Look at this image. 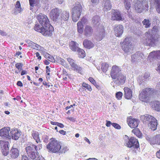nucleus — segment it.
Returning <instances> with one entry per match:
<instances>
[{
    "instance_id": "nucleus-7",
    "label": "nucleus",
    "mask_w": 160,
    "mask_h": 160,
    "mask_svg": "<svg viewBox=\"0 0 160 160\" xmlns=\"http://www.w3.org/2000/svg\"><path fill=\"white\" fill-rule=\"evenodd\" d=\"M82 7L80 3L78 2L72 9V17L73 22H77L82 12Z\"/></svg>"
},
{
    "instance_id": "nucleus-31",
    "label": "nucleus",
    "mask_w": 160,
    "mask_h": 160,
    "mask_svg": "<svg viewBox=\"0 0 160 160\" xmlns=\"http://www.w3.org/2000/svg\"><path fill=\"white\" fill-rule=\"evenodd\" d=\"M69 46L70 49L73 51H76L79 48L78 44L73 41H71L69 43Z\"/></svg>"
},
{
    "instance_id": "nucleus-22",
    "label": "nucleus",
    "mask_w": 160,
    "mask_h": 160,
    "mask_svg": "<svg viewBox=\"0 0 160 160\" xmlns=\"http://www.w3.org/2000/svg\"><path fill=\"white\" fill-rule=\"evenodd\" d=\"M102 5L103 9L104 11L109 10L112 8V4L109 0H103Z\"/></svg>"
},
{
    "instance_id": "nucleus-57",
    "label": "nucleus",
    "mask_w": 160,
    "mask_h": 160,
    "mask_svg": "<svg viewBox=\"0 0 160 160\" xmlns=\"http://www.w3.org/2000/svg\"><path fill=\"white\" fill-rule=\"evenodd\" d=\"M112 126L115 128L120 129H121V126L118 124L116 123H112Z\"/></svg>"
},
{
    "instance_id": "nucleus-38",
    "label": "nucleus",
    "mask_w": 160,
    "mask_h": 160,
    "mask_svg": "<svg viewBox=\"0 0 160 160\" xmlns=\"http://www.w3.org/2000/svg\"><path fill=\"white\" fill-rule=\"evenodd\" d=\"M72 68L73 70L80 74H81L82 72V68L80 66L77 65L76 64L74 65Z\"/></svg>"
},
{
    "instance_id": "nucleus-8",
    "label": "nucleus",
    "mask_w": 160,
    "mask_h": 160,
    "mask_svg": "<svg viewBox=\"0 0 160 160\" xmlns=\"http://www.w3.org/2000/svg\"><path fill=\"white\" fill-rule=\"evenodd\" d=\"M125 139V145L129 148H137L139 147V144L137 139L133 137L129 138L128 137L125 135L124 137Z\"/></svg>"
},
{
    "instance_id": "nucleus-45",
    "label": "nucleus",
    "mask_w": 160,
    "mask_h": 160,
    "mask_svg": "<svg viewBox=\"0 0 160 160\" xmlns=\"http://www.w3.org/2000/svg\"><path fill=\"white\" fill-rule=\"evenodd\" d=\"M56 61L58 63L61 64L63 66H65L67 65L65 61L61 58H57L56 59Z\"/></svg>"
},
{
    "instance_id": "nucleus-42",
    "label": "nucleus",
    "mask_w": 160,
    "mask_h": 160,
    "mask_svg": "<svg viewBox=\"0 0 160 160\" xmlns=\"http://www.w3.org/2000/svg\"><path fill=\"white\" fill-rule=\"evenodd\" d=\"M123 1L125 8L127 10H129L131 7V0H123Z\"/></svg>"
},
{
    "instance_id": "nucleus-53",
    "label": "nucleus",
    "mask_w": 160,
    "mask_h": 160,
    "mask_svg": "<svg viewBox=\"0 0 160 160\" xmlns=\"http://www.w3.org/2000/svg\"><path fill=\"white\" fill-rule=\"evenodd\" d=\"M82 85L83 87L87 89H88L89 91H91L92 90V89L91 88L90 85L85 83H83L82 84Z\"/></svg>"
},
{
    "instance_id": "nucleus-19",
    "label": "nucleus",
    "mask_w": 160,
    "mask_h": 160,
    "mask_svg": "<svg viewBox=\"0 0 160 160\" xmlns=\"http://www.w3.org/2000/svg\"><path fill=\"white\" fill-rule=\"evenodd\" d=\"M116 79L114 83L116 84L120 85L124 83L126 80L125 77L122 73H120L117 76Z\"/></svg>"
},
{
    "instance_id": "nucleus-50",
    "label": "nucleus",
    "mask_w": 160,
    "mask_h": 160,
    "mask_svg": "<svg viewBox=\"0 0 160 160\" xmlns=\"http://www.w3.org/2000/svg\"><path fill=\"white\" fill-rule=\"evenodd\" d=\"M67 60L72 67L74 65L76 64L74 60L69 58H67Z\"/></svg>"
},
{
    "instance_id": "nucleus-27",
    "label": "nucleus",
    "mask_w": 160,
    "mask_h": 160,
    "mask_svg": "<svg viewBox=\"0 0 160 160\" xmlns=\"http://www.w3.org/2000/svg\"><path fill=\"white\" fill-rule=\"evenodd\" d=\"M124 90L125 98L128 99H131L132 95V92L131 90L128 87H125L124 88Z\"/></svg>"
},
{
    "instance_id": "nucleus-58",
    "label": "nucleus",
    "mask_w": 160,
    "mask_h": 160,
    "mask_svg": "<svg viewBox=\"0 0 160 160\" xmlns=\"http://www.w3.org/2000/svg\"><path fill=\"white\" fill-rule=\"evenodd\" d=\"M47 59L49 61L51 62H55V60L54 58L51 55L49 56L48 58Z\"/></svg>"
},
{
    "instance_id": "nucleus-32",
    "label": "nucleus",
    "mask_w": 160,
    "mask_h": 160,
    "mask_svg": "<svg viewBox=\"0 0 160 160\" xmlns=\"http://www.w3.org/2000/svg\"><path fill=\"white\" fill-rule=\"evenodd\" d=\"M83 45L85 48L88 49L92 48L94 46V44L90 41L87 39L84 40L83 42Z\"/></svg>"
},
{
    "instance_id": "nucleus-40",
    "label": "nucleus",
    "mask_w": 160,
    "mask_h": 160,
    "mask_svg": "<svg viewBox=\"0 0 160 160\" xmlns=\"http://www.w3.org/2000/svg\"><path fill=\"white\" fill-rule=\"evenodd\" d=\"M78 53L79 57L81 58H83L85 56V51L82 49L79 48L77 51Z\"/></svg>"
},
{
    "instance_id": "nucleus-43",
    "label": "nucleus",
    "mask_w": 160,
    "mask_h": 160,
    "mask_svg": "<svg viewBox=\"0 0 160 160\" xmlns=\"http://www.w3.org/2000/svg\"><path fill=\"white\" fill-rule=\"evenodd\" d=\"M44 27L43 26H41L39 25L36 24L34 27V29L35 31L41 33L42 30L43 28Z\"/></svg>"
},
{
    "instance_id": "nucleus-52",
    "label": "nucleus",
    "mask_w": 160,
    "mask_h": 160,
    "mask_svg": "<svg viewBox=\"0 0 160 160\" xmlns=\"http://www.w3.org/2000/svg\"><path fill=\"white\" fill-rule=\"evenodd\" d=\"M122 93L121 92H118L116 93V97L118 100H120L122 96Z\"/></svg>"
},
{
    "instance_id": "nucleus-47",
    "label": "nucleus",
    "mask_w": 160,
    "mask_h": 160,
    "mask_svg": "<svg viewBox=\"0 0 160 160\" xmlns=\"http://www.w3.org/2000/svg\"><path fill=\"white\" fill-rule=\"evenodd\" d=\"M132 132L133 133L138 137L140 138H141L142 137V134L139 130L137 129H133L132 130Z\"/></svg>"
},
{
    "instance_id": "nucleus-48",
    "label": "nucleus",
    "mask_w": 160,
    "mask_h": 160,
    "mask_svg": "<svg viewBox=\"0 0 160 160\" xmlns=\"http://www.w3.org/2000/svg\"><path fill=\"white\" fill-rule=\"evenodd\" d=\"M143 77L142 76H139L138 77V81L140 85L143 84V83H144L146 80L144 78H143Z\"/></svg>"
},
{
    "instance_id": "nucleus-62",
    "label": "nucleus",
    "mask_w": 160,
    "mask_h": 160,
    "mask_svg": "<svg viewBox=\"0 0 160 160\" xmlns=\"http://www.w3.org/2000/svg\"><path fill=\"white\" fill-rule=\"evenodd\" d=\"M107 123L106 124V126L108 127H110V125H112V122L110 121H106Z\"/></svg>"
},
{
    "instance_id": "nucleus-36",
    "label": "nucleus",
    "mask_w": 160,
    "mask_h": 160,
    "mask_svg": "<svg viewBox=\"0 0 160 160\" xmlns=\"http://www.w3.org/2000/svg\"><path fill=\"white\" fill-rule=\"evenodd\" d=\"M0 144L1 148L2 149H9L8 142L7 141H5L4 140L0 141Z\"/></svg>"
},
{
    "instance_id": "nucleus-60",
    "label": "nucleus",
    "mask_w": 160,
    "mask_h": 160,
    "mask_svg": "<svg viewBox=\"0 0 160 160\" xmlns=\"http://www.w3.org/2000/svg\"><path fill=\"white\" fill-rule=\"evenodd\" d=\"M150 75L148 73H145L143 76H142V77H144L143 78H144L146 80V79L148 78L149 77Z\"/></svg>"
},
{
    "instance_id": "nucleus-16",
    "label": "nucleus",
    "mask_w": 160,
    "mask_h": 160,
    "mask_svg": "<svg viewBox=\"0 0 160 160\" xmlns=\"http://www.w3.org/2000/svg\"><path fill=\"white\" fill-rule=\"evenodd\" d=\"M111 19L112 20L123 21L124 18L121 16V14L117 10H113L112 11Z\"/></svg>"
},
{
    "instance_id": "nucleus-39",
    "label": "nucleus",
    "mask_w": 160,
    "mask_h": 160,
    "mask_svg": "<svg viewBox=\"0 0 160 160\" xmlns=\"http://www.w3.org/2000/svg\"><path fill=\"white\" fill-rule=\"evenodd\" d=\"M77 30L78 32L80 33H82L83 31V26L81 22H79L77 24Z\"/></svg>"
},
{
    "instance_id": "nucleus-51",
    "label": "nucleus",
    "mask_w": 160,
    "mask_h": 160,
    "mask_svg": "<svg viewBox=\"0 0 160 160\" xmlns=\"http://www.w3.org/2000/svg\"><path fill=\"white\" fill-rule=\"evenodd\" d=\"M23 64L21 63H17L15 64L16 67L18 69L19 72H20L22 70V67Z\"/></svg>"
},
{
    "instance_id": "nucleus-18",
    "label": "nucleus",
    "mask_w": 160,
    "mask_h": 160,
    "mask_svg": "<svg viewBox=\"0 0 160 160\" xmlns=\"http://www.w3.org/2000/svg\"><path fill=\"white\" fill-rule=\"evenodd\" d=\"M141 119L146 123H150L151 122H153L154 120H156V119L153 116L148 114H145L142 115L140 117Z\"/></svg>"
},
{
    "instance_id": "nucleus-37",
    "label": "nucleus",
    "mask_w": 160,
    "mask_h": 160,
    "mask_svg": "<svg viewBox=\"0 0 160 160\" xmlns=\"http://www.w3.org/2000/svg\"><path fill=\"white\" fill-rule=\"evenodd\" d=\"M157 12L160 13V0H152Z\"/></svg>"
},
{
    "instance_id": "nucleus-33",
    "label": "nucleus",
    "mask_w": 160,
    "mask_h": 160,
    "mask_svg": "<svg viewBox=\"0 0 160 160\" xmlns=\"http://www.w3.org/2000/svg\"><path fill=\"white\" fill-rule=\"evenodd\" d=\"M69 17V13L68 12L64 11L61 14V18L62 20L68 21Z\"/></svg>"
},
{
    "instance_id": "nucleus-6",
    "label": "nucleus",
    "mask_w": 160,
    "mask_h": 160,
    "mask_svg": "<svg viewBox=\"0 0 160 160\" xmlns=\"http://www.w3.org/2000/svg\"><path fill=\"white\" fill-rule=\"evenodd\" d=\"M150 2V0H143L141 2L139 0H137L134 4L136 10L138 12H141L144 10H148V3Z\"/></svg>"
},
{
    "instance_id": "nucleus-41",
    "label": "nucleus",
    "mask_w": 160,
    "mask_h": 160,
    "mask_svg": "<svg viewBox=\"0 0 160 160\" xmlns=\"http://www.w3.org/2000/svg\"><path fill=\"white\" fill-rule=\"evenodd\" d=\"M142 23L145 27L146 28H149L151 26L150 22L148 19H144L142 22Z\"/></svg>"
},
{
    "instance_id": "nucleus-46",
    "label": "nucleus",
    "mask_w": 160,
    "mask_h": 160,
    "mask_svg": "<svg viewBox=\"0 0 160 160\" xmlns=\"http://www.w3.org/2000/svg\"><path fill=\"white\" fill-rule=\"evenodd\" d=\"M154 108L155 110L159 111H160V102L157 101H155L153 102Z\"/></svg>"
},
{
    "instance_id": "nucleus-23",
    "label": "nucleus",
    "mask_w": 160,
    "mask_h": 160,
    "mask_svg": "<svg viewBox=\"0 0 160 160\" xmlns=\"http://www.w3.org/2000/svg\"><path fill=\"white\" fill-rule=\"evenodd\" d=\"M26 42L28 44L29 46L34 49L38 50H42V48L41 46L30 40H27Z\"/></svg>"
},
{
    "instance_id": "nucleus-10",
    "label": "nucleus",
    "mask_w": 160,
    "mask_h": 160,
    "mask_svg": "<svg viewBox=\"0 0 160 160\" xmlns=\"http://www.w3.org/2000/svg\"><path fill=\"white\" fill-rule=\"evenodd\" d=\"M146 138L151 145L160 144V134H157L154 137L147 136Z\"/></svg>"
},
{
    "instance_id": "nucleus-15",
    "label": "nucleus",
    "mask_w": 160,
    "mask_h": 160,
    "mask_svg": "<svg viewBox=\"0 0 160 160\" xmlns=\"http://www.w3.org/2000/svg\"><path fill=\"white\" fill-rule=\"evenodd\" d=\"M121 71L120 68L116 65H113L112 68L111 72V76L112 78L115 79L117 78V76L120 73Z\"/></svg>"
},
{
    "instance_id": "nucleus-25",
    "label": "nucleus",
    "mask_w": 160,
    "mask_h": 160,
    "mask_svg": "<svg viewBox=\"0 0 160 160\" xmlns=\"http://www.w3.org/2000/svg\"><path fill=\"white\" fill-rule=\"evenodd\" d=\"M160 58V51H153L151 52L148 57V59L152 60L153 58Z\"/></svg>"
},
{
    "instance_id": "nucleus-56",
    "label": "nucleus",
    "mask_w": 160,
    "mask_h": 160,
    "mask_svg": "<svg viewBox=\"0 0 160 160\" xmlns=\"http://www.w3.org/2000/svg\"><path fill=\"white\" fill-rule=\"evenodd\" d=\"M30 5L31 7H33L36 4L35 0H29Z\"/></svg>"
},
{
    "instance_id": "nucleus-24",
    "label": "nucleus",
    "mask_w": 160,
    "mask_h": 160,
    "mask_svg": "<svg viewBox=\"0 0 160 160\" xmlns=\"http://www.w3.org/2000/svg\"><path fill=\"white\" fill-rule=\"evenodd\" d=\"M26 42L28 44L29 46L34 49L38 50H42V48L41 46L30 40H27Z\"/></svg>"
},
{
    "instance_id": "nucleus-64",
    "label": "nucleus",
    "mask_w": 160,
    "mask_h": 160,
    "mask_svg": "<svg viewBox=\"0 0 160 160\" xmlns=\"http://www.w3.org/2000/svg\"><path fill=\"white\" fill-rule=\"evenodd\" d=\"M21 160H30L26 156H22Z\"/></svg>"
},
{
    "instance_id": "nucleus-54",
    "label": "nucleus",
    "mask_w": 160,
    "mask_h": 160,
    "mask_svg": "<svg viewBox=\"0 0 160 160\" xmlns=\"http://www.w3.org/2000/svg\"><path fill=\"white\" fill-rule=\"evenodd\" d=\"M36 148H35V151H37V152L39 151L42 148V144H39L38 145H35Z\"/></svg>"
},
{
    "instance_id": "nucleus-28",
    "label": "nucleus",
    "mask_w": 160,
    "mask_h": 160,
    "mask_svg": "<svg viewBox=\"0 0 160 160\" xmlns=\"http://www.w3.org/2000/svg\"><path fill=\"white\" fill-rule=\"evenodd\" d=\"M10 156L11 158L13 159L17 158L19 155L18 150L16 148H12L10 152Z\"/></svg>"
},
{
    "instance_id": "nucleus-4",
    "label": "nucleus",
    "mask_w": 160,
    "mask_h": 160,
    "mask_svg": "<svg viewBox=\"0 0 160 160\" xmlns=\"http://www.w3.org/2000/svg\"><path fill=\"white\" fill-rule=\"evenodd\" d=\"M120 44L122 50L125 53L130 54L132 52L133 48L130 38H126Z\"/></svg>"
},
{
    "instance_id": "nucleus-63",
    "label": "nucleus",
    "mask_w": 160,
    "mask_h": 160,
    "mask_svg": "<svg viewBox=\"0 0 160 160\" xmlns=\"http://www.w3.org/2000/svg\"><path fill=\"white\" fill-rule=\"evenodd\" d=\"M0 34L3 36H5L7 35V34L5 32H4L2 30H0Z\"/></svg>"
},
{
    "instance_id": "nucleus-2",
    "label": "nucleus",
    "mask_w": 160,
    "mask_h": 160,
    "mask_svg": "<svg viewBox=\"0 0 160 160\" xmlns=\"http://www.w3.org/2000/svg\"><path fill=\"white\" fill-rule=\"evenodd\" d=\"M160 82L157 83L155 90L150 88H146L143 90L139 95L140 100L142 102H147L149 98L152 96L155 93L158 94L160 92Z\"/></svg>"
},
{
    "instance_id": "nucleus-26",
    "label": "nucleus",
    "mask_w": 160,
    "mask_h": 160,
    "mask_svg": "<svg viewBox=\"0 0 160 160\" xmlns=\"http://www.w3.org/2000/svg\"><path fill=\"white\" fill-rule=\"evenodd\" d=\"M20 135V132L17 130H12L10 131V136L13 139L18 140Z\"/></svg>"
},
{
    "instance_id": "nucleus-35",
    "label": "nucleus",
    "mask_w": 160,
    "mask_h": 160,
    "mask_svg": "<svg viewBox=\"0 0 160 160\" xmlns=\"http://www.w3.org/2000/svg\"><path fill=\"white\" fill-rule=\"evenodd\" d=\"M32 135L33 138L36 141L37 143L40 142L39 134L38 132L36 131H33L32 132Z\"/></svg>"
},
{
    "instance_id": "nucleus-3",
    "label": "nucleus",
    "mask_w": 160,
    "mask_h": 160,
    "mask_svg": "<svg viewBox=\"0 0 160 160\" xmlns=\"http://www.w3.org/2000/svg\"><path fill=\"white\" fill-rule=\"evenodd\" d=\"M99 17L98 16H95L92 18V22L94 26L97 27L99 25V27L97 29L96 37L97 39L98 40H102L105 36L104 29L103 26L98 24Z\"/></svg>"
},
{
    "instance_id": "nucleus-11",
    "label": "nucleus",
    "mask_w": 160,
    "mask_h": 160,
    "mask_svg": "<svg viewBox=\"0 0 160 160\" xmlns=\"http://www.w3.org/2000/svg\"><path fill=\"white\" fill-rule=\"evenodd\" d=\"M36 148L35 145L31 144L30 146L26 147L25 150L29 157L30 158H33L35 155L37 153H36L35 148Z\"/></svg>"
},
{
    "instance_id": "nucleus-20",
    "label": "nucleus",
    "mask_w": 160,
    "mask_h": 160,
    "mask_svg": "<svg viewBox=\"0 0 160 160\" xmlns=\"http://www.w3.org/2000/svg\"><path fill=\"white\" fill-rule=\"evenodd\" d=\"M143 58V54L141 52H138L131 56V60L133 62H137Z\"/></svg>"
},
{
    "instance_id": "nucleus-13",
    "label": "nucleus",
    "mask_w": 160,
    "mask_h": 160,
    "mask_svg": "<svg viewBox=\"0 0 160 160\" xmlns=\"http://www.w3.org/2000/svg\"><path fill=\"white\" fill-rule=\"evenodd\" d=\"M59 15V10L57 8L52 9L50 12V17L54 21H58Z\"/></svg>"
},
{
    "instance_id": "nucleus-9",
    "label": "nucleus",
    "mask_w": 160,
    "mask_h": 160,
    "mask_svg": "<svg viewBox=\"0 0 160 160\" xmlns=\"http://www.w3.org/2000/svg\"><path fill=\"white\" fill-rule=\"evenodd\" d=\"M37 19L41 26L48 27L50 25L47 17L42 13L38 15Z\"/></svg>"
},
{
    "instance_id": "nucleus-59",
    "label": "nucleus",
    "mask_w": 160,
    "mask_h": 160,
    "mask_svg": "<svg viewBox=\"0 0 160 160\" xmlns=\"http://www.w3.org/2000/svg\"><path fill=\"white\" fill-rule=\"evenodd\" d=\"M89 81L93 85H95L96 84V81L95 80L91 77H90L88 78Z\"/></svg>"
},
{
    "instance_id": "nucleus-34",
    "label": "nucleus",
    "mask_w": 160,
    "mask_h": 160,
    "mask_svg": "<svg viewBox=\"0 0 160 160\" xmlns=\"http://www.w3.org/2000/svg\"><path fill=\"white\" fill-rule=\"evenodd\" d=\"M157 120H154L153 122H151L148 124V126L153 131H154L157 129Z\"/></svg>"
},
{
    "instance_id": "nucleus-17",
    "label": "nucleus",
    "mask_w": 160,
    "mask_h": 160,
    "mask_svg": "<svg viewBox=\"0 0 160 160\" xmlns=\"http://www.w3.org/2000/svg\"><path fill=\"white\" fill-rule=\"evenodd\" d=\"M113 29L115 35L117 37H120L123 32V26L121 25H115L114 26Z\"/></svg>"
},
{
    "instance_id": "nucleus-44",
    "label": "nucleus",
    "mask_w": 160,
    "mask_h": 160,
    "mask_svg": "<svg viewBox=\"0 0 160 160\" xmlns=\"http://www.w3.org/2000/svg\"><path fill=\"white\" fill-rule=\"evenodd\" d=\"M109 65L106 62L103 63L102 64L101 69L102 71L104 72H106L108 69Z\"/></svg>"
},
{
    "instance_id": "nucleus-30",
    "label": "nucleus",
    "mask_w": 160,
    "mask_h": 160,
    "mask_svg": "<svg viewBox=\"0 0 160 160\" xmlns=\"http://www.w3.org/2000/svg\"><path fill=\"white\" fill-rule=\"evenodd\" d=\"M22 9L21 7V5L20 2L17 1L15 5V8L13 10V13L14 14H17L18 13H20L22 11Z\"/></svg>"
},
{
    "instance_id": "nucleus-61",
    "label": "nucleus",
    "mask_w": 160,
    "mask_h": 160,
    "mask_svg": "<svg viewBox=\"0 0 160 160\" xmlns=\"http://www.w3.org/2000/svg\"><path fill=\"white\" fill-rule=\"evenodd\" d=\"M67 119L72 122H75L76 121V118L73 117H68Z\"/></svg>"
},
{
    "instance_id": "nucleus-49",
    "label": "nucleus",
    "mask_w": 160,
    "mask_h": 160,
    "mask_svg": "<svg viewBox=\"0 0 160 160\" xmlns=\"http://www.w3.org/2000/svg\"><path fill=\"white\" fill-rule=\"evenodd\" d=\"M33 160H45L44 158L42 156H38L37 153L35 155L33 158H31Z\"/></svg>"
},
{
    "instance_id": "nucleus-29",
    "label": "nucleus",
    "mask_w": 160,
    "mask_h": 160,
    "mask_svg": "<svg viewBox=\"0 0 160 160\" xmlns=\"http://www.w3.org/2000/svg\"><path fill=\"white\" fill-rule=\"evenodd\" d=\"M93 32V30L92 28L89 26H86L84 30V34L87 37H89L90 36Z\"/></svg>"
},
{
    "instance_id": "nucleus-21",
    "label": "nucleus",
    "mask_w": 160,
    "mask_h": 160,
    "mask_svg": "<svg viewBox=\"0 0 160 160\" xmlns=\"http://www.w3.org/2000/svg\"><path fill=\"white\" fill-rule=\"evenodd\" d=\"M128 125L131 128H136L138 124V121L134 118H129L128 120Z\"/></svg>"
},
{
    "instance_id": "nucleus-55",
    "label": "nucleus",
    "mask_w": 160,
    "mask_h": 160,
    "mask_svg": "<svg viewBox=\"0 0 160 160\" xmlns=\"http://www.w3.org/2000/svg\"><path fill=\"white\" fill-rule=\"evenodd\" d=\"M9 152V149H2V152L4 156H7Z\"/></svg>"
},
{
    "instance_id": "nucleus-12",
    "label": "nucleus",
    "mask_w": 160,
    "mask_h": 160,
    "mask_svg": "<svg viewBox=\"0 0 160 160\" xmlns=\"http://www.w3.org/2000/svg\"><path fill=\"white\" fill-rule=\"evenodd\" d=\"M10 128L9 127H6L0 130V136L3 138H6L8 139L11 138L10 136Z\"/></svg>"
},
{
    "instance_id": "nucleus-1",
    "label": "nucleus",
    "mask_w": 160,
    "mask_h": 160,
    "mask_svg": "<svg viewBox=\"0 0 160 160\" xmlns=\"http://www.w3.org/2000/svg\"><path fill=\"white\" fill-rule=\"evenodd\" d=\"M159 28L157 26H154L152 30H149L145 33V40L143 42L144 44L146 46L154 47L157 43V38L155 37V33L158 32Z\"/></svg>"
},
{
    "instance_id": "nucleus-14",
    "label": "nucleus",
    "mask_w": 160,
    "mask_h": 160,
    "mask_svg": "<svg viewBox=\"0 0 160 160\" xmlns=\"http://www.w3.org/2000/svg\"><path fill=\"white\" fill-rule=\"evenodd\" d=\"M53 31V28L52 26L49 25L48 26H44L42 30L41 33L46 36H49L51 35L52 32Z\"/></svg>"
},
{
    "instance_id": "nucleus-5",
    "label": "nucleus",
    "mask_w": 160,
    "mask_h": 160,
    "mask_svg": "<svg viewBox=\"0 0 160 160\" xmlns=\"http://www.w3.org/2000/svg\"><path fill=\"white\" fill-rule=\"evenodd\" d=\"M47 149L53 153L59 152L61 146L59 142L54 138L50 139V141L47 146Z\"/></svg>"
}]
</instances>
